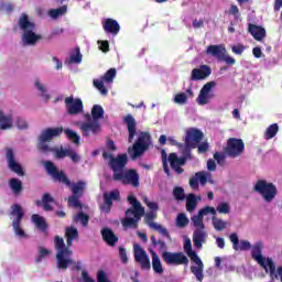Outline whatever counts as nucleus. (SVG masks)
I'll use <instances>...</instances> for the list:
<instances>
[{
	"instance_id": "obj_1",
	"label": "nucleus",
	"mask_w": 282,
	"mask_h": 282,
	"mask_svg": "<svg viewBox=\"0 0 282 282\" xmlns=\"http://www.w3.org/2000/svg\"><path fill=\"white\" fill-rule=\"evenodd\" d=\"M104 160H109L108 166L112 170V180L113 182H121L123 186H132V188L140 187V174L135 169H128L127 164H129V156L127 153L118 154L113 156V153L104 150L102 151Z\"/></svg>"
},
{
	"instance_id": "obj_2",
	"label": "nucleus",
	"mask_w": 282,
	"mask_h": 282,
	"mask_svg": "<svg viewBox=\"0 0 282 282\" xmlns=\"http://www.w3.org/2000/svg\"><path fill=\"white\" fill-rule=\"evenodd\" d=\"M65 240L61 236L54 237V246L56 250V268L58 270H67L69 265H74L76 262L72 259L74 251H72V246H74V240L78 239V229L76 227L65 228Z\"/></svg>"
},
{
	"instance_id": "obj_3",
	"label": "nucleus",
	"mask_w": 282,
	"mask_h": 282,
	"mask_svg": "<svg viewBox=\"0 0 282 282\" xmlns=\"http://www.w3.org/2000/svg\"><path fill=\"white\" fill-rule=\"evenodd\" d=\"M44 169L47 175L52 177L53 182H59L61 184H64L65 186L70 188L73 195L77 197H83V195H85V186H87V183H85V181H78L77 183L72 184V181L69 180L67 174H65V171L58 170L52 161H45Z\"/></svg>"
},
{
	"instance_id": "obj_4",
	"label": "nucleus",
	"mask_w": 282,
	"mask_h": 282,
	"mask_svg": "<svg viewBox=\"0 0 282 282\" xmlns=\"http://www.w3.org/2000/svg\"><path fill=\"white\" fill-rule=\"evenodd\" d=\"M262 252H263V242L258 241L251 247L252 259L257 261V263H259V265H261V268H263L264 270L268 271V268H269L271 279H275L276 281H279V276H280V281L282 282V267L276 268V264H274V261H272V258H267V259L263 258Z\"/></svg>"
},
{
	"instance_id": "obj_5",
	"label": "nucleus",
	"mask_w": 282,
	"mask_h": 282,
	"mask_svg": "<svg viewBox=\"0 0 282 282\" xmlns=\"http://www.w3.org/2000/svg\"><path fill=\"white\" fill-rule=\"evenodd\" d=\"M128 202L132 207L126 210V218L121 220L123 228H138V223L144 217V207L135 196H128ZM133 215V218L129 217Z\"/></svg>"
},
{
	"instance_id": "obj_6",
	"label": "nucleus",
	"mask_w": 282,
	"mask_h": 282,
	"mask_svg": "<svg viewBox=\"0 0 282 282\" xmlns=\"http://www.w3.org/2000/svg\"><path fill=\"white\" fill-rule=\"evenodd\" d=\"M18 25L23 32L22 42L24 43V45H36V42L41 41L42 36L34 33V31L36 30V24L30 21L28 14L23 13L20 17Z\"/></svg>"
},
{
	"instance_id": "obj_7",
	"label": "nucleus",
	"mask_w": 282,
	"mask_h": 282,
	"mask_svg": "<svg viewBox=\"0 0 282 282\" xmlns=\"http://www.w3.org/2000/svg\"><path fill=\"white\" fill-rule=\"evenodd\" d=\"M183 248L191 261L196 264L191 267L192 274L196 276L197 281H204V262L202 261V258L197 256V252L193 251V242H191V239L185 240Z\"/></svg>"
},
{
	"instance_id": "obj_8",
	"label": "nucleus",
	"mask_w": 282,
	"mask_h": 282,
	"mask_svg": "<svg viewBox=\"0 0 282 282\" xmlns=\"http://www.w3.org/2000/svg\"><path fill=\"white\" fill-rule=\"evenodd\" d=\"M63 133V128H47L39 135L37 149L41 153H51L54 151L46 142H52L54 138H58Z\"/></svg>"
},
{
	"instance_id": "obj_9",
	"label": "nucleus",
	"mask_w": 282,
	"mask_h": 282,
	"mask_svg": "<svg viewBox=\"0 0 282 282\" xmlns=\"http://www.w3.org/2000/svg\"><path fill=\"white\" fill-rule=\"evenodd\" d=\"M253 191L261 195L262 199L270 204L274 202V197H276L279 191L276 189V185L274 183H268L265 180L257 181Z\"/></svg>"
},
{
	"instance_id": "obj_10",
	"label": "nucleus",
	"mask_w": 282,
	"mask_h": 282,
	"mask_svg": "<svg viewBox=\"0 0 282 282\" xmlns=\"http://www.w3.org/2000/svg\"><path fill=\"white\" fill-rule=\"evenodd\" d=\"M151 147V134L149 132H141L138 140L134 142L132 148L128 149L131 160H137Z\"/></svg>"
},
{
	"instance_id": "obj_11",
	"label": "nucleus",
	"mask_w": 282,
	"mask_h": 282,
	"mask_svg": "<svg viewBox=\"0 0 282 282\" xmlns=\"http://www.w3.org/2000/svg\"><path fill=\"white\" fill-rule=\"evenodd\" d=\"M205 54L226 63V65H235V63H237V59L228 55L224 45H209L207 46Z\"/></svg>"
},
{
	"instance_id": "obj_12",
	"label": "nucleus",
	"mask_w": 282,
	"mask_h": 282,
	"mask_svg": "<svg viewBox=\"0 0 282 282\" xmlns=\"http://www.w3.org/2000/svg\"><path fill=\"white\" fill-rule=\"evenodd\" d=\"M167 160L170 162L171 169L175 171L177 175H182V173H184V170L182 169V166L186 164L187 160H193V155L191 154V151L185 148L183 151V156L177 158V154L173 152V153H170Z\"/></svg>"
},
{
	"instance_id": "obj_13",
	"label": "nucleus",
	"mask_w": 282,
	"mask_h": 282,
	"mask_svg": "<svg viewBox=\"0 0 282 282\" xmlns=\"http://www.w3.org/2000/svg\"><path fill=\"white\" fill-rule=\"evenodd\" d=\"M6 160L9 171L15 173V175H19V177H25L23 165L17 161V154L12 148H6Z\"/></svg>"
},
{
	"instance_id": "obj_14",
	"label": "nucleus",
	"mask_w": 282,
	"mask_h": 282,
	"mask_svg": "<svg viewBox=\"0 0 282 282\" xmlns=\"http://www.w3.org/2000/svg\"><path fill=\"white\" fill-rule=\"evenodd\" d=\"M11 215L15 217L12 221V227L17 237H25V231L21 228V221H23L25 215V213H23V207L19 204L12 205Z\"/></svg>"
},
{
	"instance_id": "obj_15",
	"label": "nucleus",
	"mask_w": 282,
	"mask_h": 282,
	"mask_svg": "<svg viewBox=\"0 0 282 282\" xmlns=\"http://www.w3.org/2000/svg\"><path fill=\"white\" fill-rule=\"evenodd\" d=\"M246 151V144L243 143V140L230 138L227 141V147L225 148V153L229 158H239L241 153Z\"/></svg>"
},
{
	"instance_id": "obj_16",
	"label": "nucleus",
	"mask_w": 282,
	"mask_h": 282,
	"mask_svg": "<svg viewBox=\"0 0 282 282\" xmlns=\"http://www.w3.org/2000/svg\"><path fill=\"white\" fill-rule=\"evenodd\" d=\"M163 261L167 265H188V257L184 254V252H170L165 251L162 254Z\"/></svg>"
},
{
	"instance_id": "obj_17",
	"label": "nucleus",
	"mask_w": 282,
	"mask_h": 282,
	"mask_svg": "<svg viewBox=\"0 0 282 282\" xmlns=\"http://www.w3.org/2000/svg\"><path fill=\"white\" fill-rule=\"evenodd\" d=\"M204 140V132L197 128H191L186 132L185 137V149H188L189 151L192 149H197V144Z\"/></svg>"
},
{
	"instance_id": "obj_18",
	"label": "nucleus",
	"mask_w": 282,
	"mask_h": 282,
	"mask_svg": "<svg viewBox=\"0 0 282 282\" xmlns=\"http://www.w3.org/2000/svg\"><path fill=\"white\" fill-rule=\"evenodd\" d=\"M216 86H217L216 82L206 83L202 87V89L198 94V97L196 99V102L200 106L208 105V102H210V100H213V98H215V95L213 94V89H215Z\"/></svg>"
},
{
	"instance_id": "obj_19",
	"label": "nucleus",
	"mask_w": 282,
	"mask_h": 282,
	"mask_svg": "<svg viewBox=\"0 0 282 282\" xmlns=\"http://www.w3.org/2000/svg\"><path fill=\"white\" fill-rule=\"evenodd\" d=\"M206 215H217V210H215V207L206 206L197 215H194L192 217V224L196 230H206V225H204V216Z\"/></svg>"
},
{
	"instance_id": "obj_20",
	"label": "nucleus",
	"mask_w": 282,
	"mask_h": 282,
	"mask_svg": "<svg viewBox=\"0 0 282 282\" xmlns=\"http://www.w3.org/2000/svg\"><path fill=\"white\" fill-rule=\"evenodd\" d=\"M134 261L140 263L141 270H151V259L140 245H134Z\"/></svg>"
},
{
	"instance_id": "obj_21",
	"label": "nucleus",
	"mask_w": 282,
	"mask_h": 282,
	"mask_svg": "<svg viewBox=\"0 0 282 282\" xmlns=\"http://www.w3.org/2000/svg\"><path fill=\"white\" fill-rule=\"evenodd\" d=\"M158 217V213L155 212H148L145 214V224L152 228V230H156L160 235H163V237H166V239H171V234H169V230L163 227L162 225L154 223L153 219Z\"/></svg>"
},
{
	"instance_id": "obj_22",
	"label": "nucleus",
	"mask_w": 282,
	"mask_h": 282,
	"mask_svg": "<svg viewBox=\"0 0 282 282\" xmlns=\"http://www.w3.org/2000/svg\"><path fill=\"white\" fill-rule=\"evenodd\" d=\"M79 129L84 138H89V135H98V133L101 131L100 122L94 120L80 123Z\"/></svg>"
},
{
	"instance_id": "obj_23",
	"label": "nucleus",
	"mask_w": 282,
	"mask_h": 282,
	"mask_svg": "<svg viewBox=\"0 0 282 282\" xmlns=\"http://www.w3.org/2000/svg\"><path fill=\"white\" fill-rule=\"evenodd\" d=\"M66 111L69 116H78L83 111V100L73 96L65 98Z\"/></svg>"
},
{
	"instance_id": "obj_24",
	"label": "nucleus",
	"mask_w": 282,
	"mask_h": 282,
	"mask_svg": "<svg viewBox=\"0 0 282 282\" xmlns=\"http://www.w3.org/2000/svg\"><path fill=\"white\" fill-rule=\"evenodd\" d=\"M115 202L120 199V192L119 191H111L110 193H104V205L100 206V210L106 215L111 213V206H113Z\"/></svg>"
},
{
	"instance_id": "obj_25",
	"label": "nucleus",
	"mask_w": 282,
	"mask_h": 282,
	"mask_svg": "<svg viewBox=\"0 0 282 282\" xmlns=\"http://www.w3.org/2000/svg\"><path fill=\"white\" fill-rule=\"evenodd\" d=\"M123 122L124 124H127V128H128V133H129L128 142L131 143L133 142L135 134L138 133V122H135V118H133V116L131 115H127L123 118Z\"/></svg>"
},
{
	"instance_id": "obj_26",
	"label": "nucleus",
	"mask_w": 282,
	"mask_h": 282,
	"mask_svg": "<svg viewBox=\"0 0 282 282\" xmlns=\"http://www.w3.org/2000/svg\"><path fill=\"white\" fill-rule=\"evenodd\" d=\"M213 74V69L208 65H200L199 68H194L192 70L191 80H204Z\"/></svg>"
},
{
	"instance_id": "obj_27",
	"label": "nucleus",
	"mask_w": 282,
	"mask_h": 282,
	"mask_svg": "<svg viewBox=\"0 0 282 282\" xmlns=\"http://www.w3.org/2000/svg\"><path fill=\"white\" fill-rule=\"evenodd\" d=\"M229 240L231 241L232 248L236 251L237 250L246 251V250H250L252 248V245L248 240H241L239 243V235H237V232L230 234Z\"/></svg>"
},
{
	"instance_id": "obj_28",
	"label": "nucleus",
	"mask_w": 282,
	"mask_h": 282,
	"mask_svg": "<svg viewBox=\"0 0 282 282\" xmlns=\"http://www.w3.org/2000/svg\"><path fill=\"white\" fill-rule=\"evenodd\" d=\"M206 239H208V234L206 229H195L193 232V243L198 250H202V246L206 243Z\"/></svg>"
},
{
	"instance_id": "obj_29",
	"label": "nucleus",
	"mask_w": 282,
	"mask_h": 282,
	"mask_svg": "<svg viewBox=\"0 0 282 282\" xmlns=\"http://www.w3.org/2000/svg\"><path fill=\"white\" fill-rule=\"evenodd\" d=\"M102 28L107 34H112V36H117L120 32V24L111 18L105 20Z\"/></svg>"
},
{
	"instance_id": "obj_30",
	"label": "nucleus",
	"mask_w": 282,
	"mask_h": 282,
	"mask_svg": "<svg viewBox=\"0 0 282 282\" xmlns=\"http://www.w3.org/2000/svg\"><path fill=\"white\" fill-rule=\"evenodd\" d=\"M101 237H102L104 241L111 248H113L116 246V242L118 241V236H116L113 230H111L107 227L101 229Z\"/></svg>"
},
{
	"instance_id": "obj_31",
	"label": "nucleus",
	"mask_w": 282,
	"mask_h": 282,
	"mask_svg": "<svg viewBox=\"0 0 282 282\" xmlns=\"http://www.w3.org/2000/svg\"><path fill=\"white\" fill-rule=\"evenodd\" d=\"M248 32L256 41H263L265 39V29L257 24H249Z\"/></svg>"
},
{
	"instance_id": "obj_32",
	"label": "nucleus",
	"mask_w": 282,
	"mask_h": 282,
	"mask_svg": "<svg viewBox=\"0 0 282 282\" xmlns=\"http://www.w3.org/2000/svg\"><path fill=\"white\" fill-rule=\"evenodd\" d=\"M9 188H11V192L15 197H19L21 193H23V182L19 178H10L9 180Z\"/></svg>"
},
{
	"instance_id": "obj_33",
	"label": "nucleus",
	"mask_w": 282,
	"mask_h": 282,
	"mask_svg": "<svg viewBox=\"0 0 282 282\" xmlns=\"http://www.w3.org/2000/svg\"><path fill=\"white\" fill-rule=\"evenodd\" d=\"M150 254H152V269L156 274H163L164 268L162 267V261L160 260V256L153 250L150 249Z\"/></svg>"
},
{
	"instance_id": "obj_34",
	"label": "nucleus",
	"mask_w": 282,
	"mask_h": 282,
	"mask_svg": "<svg viewBox=\"0 0 282 282\" xmlns=\"http://www.w3.org/2000/svg\"><path fill=\"white\" fill-rule=\"evenodd\" d=\"M13 127V118L12 115L4 116L3 111H0V129L6 131L8 129H12Z\"/></svg>"
},
{
	"instance_id": "obj_35",
	"label": "nucleus",
	"mask_w": 282,
	"mask_h": 282,
	"mask_svg": "<svg viewBox=\"0 0 282 282\" xmlns=\"http://www.w3.org/2000/svg\"><path fill=\"white\" fill-rule=\"evenodd\" d=\"M31 219L39 230H41L42 232H47V221H45L44 217L37 214H33L31 216Z\"/></svg>"
},
{
	"instance_id": "obj_36",
	"label": "nucleus",
	"mask_w": 282,
	"mask_h": 282,
	"mask_svg": "<svg viewBox=\"0 0 282 282\" xmlns=\"http://www.w3.org/2000/svg\"><path fill=\"white\" fill-rule=\"evenodd\" d=\"M212 225H213L214 229L217 232H223V230H226V228L228 226V221H225L221 218L213 216L212 217Z\"/></svg>"
},
{
	"instance_id": "obj_37",
	"label": "nucleus",
	"mask_w": 282,
	"mask_h": 282,
	"mask_svg": "<svg viewBox=\"0 0 282 282\" xmlns=\"http://www.w3.org/2000/svg\"><path fill=\"white\" fill-rule=\"evenodd\" d=\"M278 133H279V124L272 123L264 131L263 138L264 140H272V138H275Z\"/></svg>"
},
{
	"instance_id": "obj_38",
	"label": "nucleus",
	"mask_w": 282,
	"mask_h": 282,
	"mask_svg": "<svg viewBox=\"0 0 282 282\" xmlns=\"http://www.w3.org/2000/svg\"><path fill=\"white\" fill-rule=\"evenodd\" d=\"M93 120L98 122L101 118H105V109L100 105H94L91 109Z\"/></svg>"
},
{
	"instance_id": "obj_39",
	"label": "nucleus",
	"mask_w": 282,
	"mask_h": 282,
	"mask_svg": "<svg viewBox=\"0 0 282 282\" xmlns=\"http://www.w3.org/2000/svg\"><path fill=\"white\" fill-rule=\"evenodd\" d=\"M185 206L187 213H193V210L197 208V196H195V194H188Z\"/></svg>"
},
{
	"instance_id": "obj_40",
	"label": "nucleus",
	"mask_w": 282,
	"mask_h": 282,
	"mask_svg": "<svg viewBox=\"0 0 282 282\" xmlns=\"http://www.w3.org/2000/svg\"><path fill=\"white\" fill-rule=\"evenodd\" d=\"M74 224H78L80 221L82 226L87 227L89 226V215L79 212L75 216H73Z\"/></svg>"
},
{
	"instance_id": "obj_41",
	"label": "nucleus",
	"mask_w": 282,
	"mask_h": 282,
	"mask_svg": "<svg viewBox=\"0 0 282 282\" xmlns=\"http://www.w3.org/2000/svg\"><path fill=\"white\" fill-rule=\"evenodd\" d=\"M64 14H67V6H62L57 9H51L47 12V15L51 17V19H58V17H63Z\"/></svg>"
},
{
	"instance_id": "obj_42",
	"label": "nucleus",
	"mask_w": 282,
	"mask_h": 282,
	"mask_svg": "<svg viewBox=\"0 0 282 282\" xmlns=\"http://www.w3.org/2000/svg\"><path fill=\"white\" fill-rule=\"evenodd\" d=\"M195 177L197 178L198 182H200L202 186H206L208 180H210L212 177V174L210 172L200 171L195 173Z\"/></svg>"
},
{
	"instance_id": "obj_43",
	"label": "nucleus",
	"mask_w": 282,
	"mask_h": 282,
	"mask_svg": "<svg viewBox=\"0 0 282 282\" xmlns=\"http://www.w3.org/2000/svg\"><path fill=\"white\" fill-rule=\"evenodd\" d=\"M172 194L176 202H184V199H186V194L184 193V187L175 186L173 188Z\"/></svg>"
},
{
	"instance_id": "obj_44",
	"label": "nucleus",
	"mask_w": 282,
	"mask_h": 282,
	"mask_svg": "<svg viewBox=\"0 0 282 282\" xmlns=\"http://www.w3.org/2000/svg\"><path fill=\"white\" fill-rule=\"evenodd\" d=\"M64 133L66 134V138H68V140H72L74 144H80V135H78L76 131L72 129H66L64 130Z\"/></svg>"
},
{
	"instance_id": "obj_45",
	"label": "nucleus",
	"mask_w": 282,
	"mask_h": 282,
	"mask_svg": "<svg viewBox=\"0 0 282 282\" xmlns=\"http://www.w3.org/2000/svg\"><path fill=\"white\" fill-rule=\"evenodd\" d=\"M191 220H188V217H186V214H178L176 217V226L178 228H186V225L189 224Z\"/></svg>"
},
{
	"instance_id": "obj_46",
	"label": "nucleus",
	"mask_w": 282,
	"mask_h": 282,
	"mask_svg": "<svg viewBox=\"0 0 282 282\" xmlns=\"http://www.w3.org/2000/svg\"><path fill=\"white\" fill-rule=\"evenodd\" d=\"M215 210L220 215H228L230 213V204L226 202L219 203Z\"/></svg>"
},
{
	"instance_id": "obj_47",
	"label": "nucleus",
	"mask_w": 282,
	"mask_h": 282,
	"mask_svg": "<svg viewBox=\"0 0 282 282\" xmlns=\"http://www.w3.org/2000/svg\"><path fill=\"white\" fill-rule=\"evenodd\" d=\"M51 251L44 247L39 248V256L35 259V263H41L45 259V257H50Z\"/></svg>"
},
{
	"instance_id": "obj_48",
	"label": "nucleus",
	"mask_w": 282,
	"mask_h": 282,
	"mask_svg": "<svg viewBox=\"0 0 282 282\" xmlns=\"http://www.w3.org/2000/svg\"><path fill=\"white\" fill-rule=\"evenodd\" d=\"M68 206H73V208H82L83 204L80 203V196H76V195L69 196Z\"/></svg>"
},
{
	"instance_id": "obj_49",
	"label": "nucleus",
	"mask_w": 282,
	"mask_h": 282,
	"mask_svg": "<svg viewBox=\"0 0 282 282\" xmlns=\"http://www.w3.org/2000/svg\"><path fill=\"white\" fill-rule=\"evenodd\" d=\"M116 74H118V70H116V68L108 69L104 75V80L106 83H113V78H116Z\"/></svg>"
},
{
	"instance_id": "obj_50",
	"label": "nucleus",
	"mask_w": 282,
	"mask_h": 282,
	"mask_svg": "<svg viewBox=\"0 0 282 282\" xmlns=\"http://www.w3.org/2000/svg\"><path fill=\"white\" fill-rule=\"evenodd\" d=\"M94 86L100 91L102 96H107V94H109V90H107V87H105V83L102 80H94Z\"/></svg>"
},
{
	"instance_id": "obj_51",
	"label": "nucleus",
	"mask_w": 282,
	"mask_h": 282,
	"mask_svg": "<svg viewBox=\"0 0 282 282\" xmlns=\"http://www.w3.org/2000/svg\"><path fill=\"white\" fill-rule=\"evenodd\" d=\"M35 87L36 89H39V91H41V96L42 98H44V100H50V95L47 94V88H45L43 86V84H41V82L36 80L35 82Z\"/></svg>"
},
{
	"instance_id": "obj_52",
	"label": "nucleus",
	"mask_w": 282,
	"mask_h": 282,
	"mask_svg": "<svg viewBox=\"0 0 282 282\" xmlns=\"http://www.w3.org/2000/svg\"><path fill=\"white\" fill-rule=\"evenodd\" d=\"M150 241H152V246H159V250H166V242L164 240H158L155 236H151Z\"/></svg>"
},
{
	"instance_id": "obj_53",
	"label": "nucleus",
	"mask_w": 282,
	"mask_h": 282,
	"mask_svg": "<svg viewBox=\"0 0 282 282\" xmlns=\"http://www.w3.org/2000/svg\"><path fill=\"white\" fill-rule=\"evenodd\" d=\"M187 101L188 96H186L184 93H180L174 97V102H176V105H186Z\"/></svg>"
},
{
	"instance_id": "obj_54",
	"label": "nucleus",
	"mask_w": 282,
	"mask_h": 282,
	"mask_svg": "<svg viewBox=\"0 0 282 282\" xmlns=\"http://www.w3.org/2000/svg\"><path fill=\"white\" fill-rule=\"evenodd\" d=\"M68 63H83V54H80V48H76V54L72 55Z\"/></svg>"
},
{
	"instance_id": "obj_55",
	"label": "nucleus",
	"mask_w": 282,
	"mask_h": 282,
	"mask_svg": "<svg viewBox=\"0 0 282 282\" xmlns=\"http://www.w3.org/2000/svg\"><path fill=\"white\" fill-rule=\"evenodd\" d=\"M197 153H208V150L210 149V144L208 142H199L197 143Z\"/></svg>"
},
{
	"instance_id": "obj_56",
	"label": "nucleus",
	"mask_w": 282,
	"mask_h": 282,
	"mask_svg": "<svg viewBox=\"0 0 282 282\" xmlns=\"http://www.w3.org/2000/svg\"><path fill=\"white\" fill-rule=\"evenodd\" d=\"M55 155L58 160H63L65 158H68L69 155V149H63L61 148L59 150L55 151Z\"/></svg>"
},
{
	"instance_id": "obj_57",
	"label": "nucleus",
	"mask_w": 282,
	"mask_h": 282,
	"mask_svg": "<svg viewBox=\"0 0 282 282\" xmlns=\"http://www.w3.org/2000/svg\"><path fill=\"white\" fill-rule=\"evenodd\" d=\"M144 204L148 206V208H150V212H158L160 210V206L158 205V203L155 202H150L149 198H144Z\"/></svg>"
},
{
	"instance_id": "obj_58",
	"label": "nucleus",
	"mask_w": 282,
	"mask_h": 282,
	"mask_svg": "<svg viewBox=\"0 0 282 282\" xmlns=\"http://www.w3.org/2000/svg\"><path fill=\"white\" fill-rule=\"evenodd\" d=\"M161 155L163 159V171L166 175H171V170H169V162H166V151L162 150Z\"/></svg>"
},
{
	"instance_id": "obj_59",
	"label": "nucleus",
	"mask_w": 282,
	"mask_h": 282,
	"mask_svg": "<svg viewBox=\"0 0 282 282\" xmlns=\"http://www.w3.org/2000/svg\"><path fill=\"white\" fill-rule=\"evenodd\" d=\"M68 158H70L72 162H74L75 164L80 162V155H78V153H76V151H74L73 149H69Z\"/></svg>"
},
{
	"instance_id": "obj_60",
	"label": "nucleus",
	"mask_w": 282,
	"mask_h": 282,
	"mask_svg": "<svg viewBox=\"0 0 282 282\" xmlns=\"http://www.w3.org/2000/svg\"><path fill=\"white\" fill-rule=\"evenodd\" d=\"M119 256L122 263H129V258L127 257V249H124V247L119 248Z\"/></svg>"
},
{
	"instance_id": "obj_61",
	"label": "nucleus",
	"mask_w": 282,
	"mask_h": 282,
	"mask_svg": "<svg viewBox=\"0 0 282 282\" xmlns=\"http://www.w3.org/2000/svg\"><path fill=\"white\" fill-rule=\"evenodd\" d=\"M99 50L107 54L109 52V41H98Z\"/></svg>"
},
{
	"instance_id": "obj_62",
	"label": "nucleus",
	"mask_w": 282,
	"mask_h": 282,
	"mask_svg": "<svg viewBox=\"0 0 282 282\" xmlns=\"http://www.w3.org/2000/svg\"><path fill=\"white\" fill-rule=\"evenodd\" d=\"M245 50H246V46H243L242 44L234 45L231 47V52H234V54H238V55L243 54Z\"/></svg>"
},
{
	"instance_id": "obj_63",
	"label": "nucleus",
	"mask_w": 282,
	"mask_h": 282,
	"mask_svg": "<svg viewBox=\"0 0 282 282\" xmlns=\"http://www.w3.org/2000/svg\"><path fill=\"white\" fill-rule=\"evenodd\" d=\"M228 14L237 19L239 17V7L231 4L230 9L228 10Z\"/></svg>"
},
{
	"instance_id": "obj_64",
	"label": "nucleus",
	"mask_w": 282,
	"mask_h": 282,
	"mask_svg": "<svg viewBox=\"0 0 282 282\" xmlns=\"http://www.w3.org/2000/svg\"><path fill=\"white\" fill-rule=\"evenodd\" d=\"M97 282H110L107 279V273H105V271L100 270L97 272Z\"/></svg>"
}]
</instances>
